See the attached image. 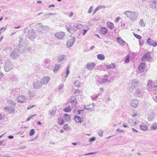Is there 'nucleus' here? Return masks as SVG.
<instances>
[{"mask_svg": "<svg viewBox=\"0 0 157 157\" xmlns=\"http://www.w3.org/2000/svg\"><path fill=\"white\" fill-rule=\"evenodd\" d=\"M123 13L130 20L133 22L136 21L138 19L139 16L138 12L130 10L126 11Z\"/></svg>", "mask_w": 157, "mask_h": 157, "instance_id": "f257e3e1", "label": "nucleus"}, {"mask_svg": "<svg viewBox=\"0 0 157 157\" xmlns=\"http://www.w3.org/2000/svg\"><path fill=\"white\" fill-rule=\"evenodd\" d=\"M109 76L108 75H105L100 76L98 79V82L101 85L106 83H109L111 81Z\"/></svg>", "mask_w": 157, "mask_h": 157, "instance_id": "f03ea898", "label": "nucleus"}, {"mask_svg": "<svg viewBox=\"0 0 157 157\" xmlns=\"http://www.w3.org/2000/svg\"><path fill=\"white\" fill-rule=\"evenodd\" d=\"M139 84V81L136 79H133L130 81L129 82L128 87L130 91H132L136 88Z\"/></svg>", "mask_w": 157, "mask_h": 157, "instance_id": "7ed1b4c3", "label": "nucleus"}, {"mask_svg": "<svg viewBox=\"0 0 157 157\" xmlns=\"http://www.w3.org/2000/svg\"><path fill=\"white\" fill-rule=\"evenodd\" d=\"M24 39L22 37H19V46L20 48H22L23 49V52H24L26 50H28L29 51H30L31 50V48L30 47L27 48L26 46V43L25 42Z\"/></svg>", "mask_w": 157, "mask_h": 157, "instance_id": "20e7f679", "label": "nucleus"}, {"mask_svg": "<svg viewBox=\"0 0 157 157\" xmlns=\"http://www.w3.org/2000/svg\"><path fill=\"white\" fill-rule=\"evenodd\" d=\"M19 51H21L20 49H19ZM10 52V56L11 59H15L18 57L19 56V51L18 49L12 48L11 49Z\"/></svg>", "mask_w": 157, "mask_h": 157, "instance_id": "39448f33", "label": "nucleus"}, {"mask_svg": "<svg viewBox=\"0 0 157 157\" xmlns=\"http://www.w3.org/2000/svg\"><path fill=\"white\" fill-rule=\"evenodd\" d=\"M26 36L31 40L35 39L36 37V34L34 30L31 29L29 30L26 34Z\"/></svg>", "mask_w": 157, "mask_h": 157, "instance_id": "423d86ee", "label": "nucleus"}, {"mask_svg": "<svg viewBox=\"0 0 157 157\" xmlns=\"http://www.w3.org/2000/svg\"><path fill=\"white\" fill-rule=\"evenodd\" d=\"M13 67L12 63L9 60H7L5 63L4 70L6 72H8L11 70Z\"/></svg>", "mask_w": 157, "mask_h": 157, "instance_id": "0eeeda50", "label": "nucleus"}, {"mask_svg": "<svg viewBox=\"0 0 157 157\" xmlns=\"http://www.w3.org/2000/svg\"><path fill=\"white\" fill-rule=\"evenodd\" d=\"M143 91L141 88H138L136 89L134 93V95L136 97H140L143 95Z\"/></svg>", "mask_w": 157, "mask_h": 157, "instance_id": "6e6552de", "label": "nucleus"}, {"mask_svg": "<svg viewBox=\"0 0 157 157\" xmlns=\"http://www.w3.org/2000/svg\"><path fill=\"white\" fill-rule=\"evenodd\" d=\"M37 26L38 27V30L40 32L45 33L48 31V29L47 26L43 25L40 23L38 24Z\"/></svg>", "mask_w": 157, "mask_h": 157, "instance_id": "1a4fd4ad", "label": "nucleus"}, {"mask_svg": "<svg viewBox=\"0 0 157 157\" xmlns=\"http://www.w3.org/2000/svg\"><path fill=\"white\" fill-rule=\"evenodd\" d=\"M75 40V39L74 37H71L67 41L66 46L67 48H70L74 44Z\"/></svg>", "mask_w": 157, "mask_h": 157, "instance_id": "9d476101", "label": "nucleus"}, {"mask_svg": "<svg viewBox=\"0 0 157 157\" xmlns=\"http://www.w3.org/2000/svg\"><path fill=\"white\" fill-rule=\"evenodd\" d=\"M65 33L62 31L56 32L55 36L57 38L59 39H62L65 36Z\"/></svg>", "mask_w": 157, "mask_h": 157, "instance_id": "9b49d317", "label": "nucleus"}, {"mask_svg": "<svg viewBox=\"0 0 157 157\" xmlns=\"http://www.w3.org/2000/svg\"><path fill=\"white\" fill-rule=\"evenodd\" d=\"M50 78L48 76H44L40 79V82L43 85L47 84L50 81Z\"/></svg>", "mask_w": 157, "mask_h": 157, "instance_id": "f8f14e48", "label": "nucleus"}, {"mask_svg": "<svg viewBox=\"0 0 157 157\" xmlns=\"http://www.w3.org/2000/svg\"><path fill=\"white\" fill-rule=\"evenodd\" d=\"M147 42L148 45L154 47L156 46L157 45L156 42L150 38H149L147 39Z\"/></svg>", "mask_w": 157, "mask_h": 157, "instance_id": "ddd939ff", "label": "nucleus"}, {"mask_svg": "<svg viewBox=\"0 0 157 157\" xmlns=\"http://www.w3.org/2000/svg\"><path fill=\"white\" fill-rule=\"evenodd\" d=\"M151 57V55L149 52H148L145 54L144 55V56L141 58L142 61H145L149 60Z\"/></svg>", "mask_w": 157, "mask_h": 157, "instance_id": "4468645a", "label": "nucleus"}, {"mask_svg": "<svg viewBox=\"0 0 157 157\" xmlns=\"http://www.w3.org/2000/svg\"><path fill=\"white\" fill-rule=\"evenodd\" d=\"M42 84L38 81H34L33 84V86L35 89H39L42 86Z\"/></svg>", "mask_w": 157, "mask_h": 157, "instance_id": "2eb2a0df", "label": "nucleus"}, {"mask_svg": "<svg viewBox=\"0 0 157 157\" xmlns=\"http://www.w3.org/2000/svg\"><path fill=\"white\" fill-rule=\"evenodd\" d=\"M17 100L19 103H24L25 101V97L22 95L19 96L17 98Z\"/></svg>", "mask_w": 157, "mask_h": 157, "instance_id": "dca6fc26", "label": "nucleus"}, {"mask_svg": "<svg viewBox=\"0 0 157 157\" xmlns=\"http://www.w3.org/2000/svg\"><path fill=\"white\" fill-rule=\"evenodd\" d=\"M95 66V63L94 62L88 63L86 66V68L89 70H92Z\"/></svg>", "mask_w": 157, "mask_h": 157, "instance_id": "f3484780", "label": "nucleus"}, {"mask_svg": "<svg viewBox=\"0 0 157 157\" xmlns=\"http://www.w3.org/2000/svg\"><path fill=\"white\" fill-rule=\"evenodd\" d=\"M66 29L68 32L71 34H73L75 32V29H72V26L69 24H68L66 26Z\"/></svg>", "mask_w": 157, "mask_h": 157, "instance_id": "a211bd4d", "label": "nucleus"}, {"mask_svg": "<svg viewBox=\"0 0 157 157\" xmlns=\"http://www.w3.org/2000/svg\"><path fill=\"white\" fill-rule=\"evenodd\" d=\"M4 109L6 110L7 112L10 114H13L14 113L15 111L14 109L11 107H6L4 108Z\"/></svg>", "mask_w": 157, "mask_h": 157, "instance_id": "6ab92c4d", "label": "nucleus"}, {"mask_svg": "<svg viewBox=\"0 0 157 157\" xmlns=\"http://www.w3.org/2000/svg\"><path fill=\"white\" fill-rule=\"evenodd\" d=\"M139 101L137 99H135L132 101L130 103V105L132 107L136 108L138 105Z\"/></svg>", "mask_w": 157, "mask_h": 157, "instance_id": "aec40b11", "label": "nucleus"}, {"mask_svg": "<svg viewBox=\"0 0 157 157\" xmlns=\"http://www.w3.org/2000/svg\"><path fill=\"white\" fill-rule=\"evenodd\" d=\"M145 65V63H142L140 64L138 68V70L141 73L144 71Z\"/></svg>", "mask_w": 157, "mask_h": 157, "instance_id": "412c9836", "label": "nucleus"}, {"mask_svg": "<svg viewBox=\"0 0 157 157\" xmlns=\"http://www.w3.org/2000/svg\"><path fill=\"white\" fill-rule=\"evenodd\" d=\"M95 106V104L94 103H92V105H88L86 107L85 106V109L86 110H90L91 111H94V107Z\"/></svg>", "mask_w": 157, "mask_h": 157, "instance_id": "4be33fe9", "label": "nucleus"}, {"mask_svg": "<svg viewBox=\"0 0 157 157\" xmlns=\"http://www.w3.org/2000/svg\"><path fill=\"white\" fill-rule=\"evenodd\" d=\"M56 108L55 107L53 109H51L48 112L49 114L51 116H54L56 113Z\"/></svg>", "mask_w": 157, "mask_h": 157, "instance_id": "5701e85b", "label": "nucleus"}, {"mask_svg": "<svg viewBox=\"0 0 157 157\" xmlns=\"http://www.w3.org/2000/svg\"><path fill=\"white\" fill-rule=\"evenodd\" d=\"M58 62L59 63L62 62L63 60L66 59L67 58V56L66 55H61L59 56L58 57Z\"/></svg>", "mask_w": 157, "mask_h": 157, "instance_id": "b1692460", "label": "nucleus"}, {"mask_svg": "<svg viewBox=\"0 0 157 157\" xmlns=\"http://www.w3.org/2000/svg\"><path fill=\"white\" fill-rule=\"evenodd\" d=\"M107 26L109 29H110L111 30H113L114 27V25L113 23L112 22L108 21L106 23Z\"/></svg>", "mask_w": 157, "mask_h": 157, "instance_id": "393cba45", "label": "nucleus"}, {"mask_svg": "<svg viewBox=\"0 0 157 157\" xmlns=\"http://www.w3.org/2000/svg\"><path fill=\"white\" fill-rule=\"evenodd\" d=\"M155 86V85H154V83L153 82V81L151 80H149L147 87L148 89H151L152 87L153 86Z\"/></svg>", "mask_w": 157, "mask_h": 157, "instance_id": "a878e982", "label": "nucleus"}, {"mask_svg": "<svg viewBox=\"0 0 157 157\" xmlns=\"http://www.w3.org/2000/svg\"><path fill=\"white\" fill-rule=\"evenodd\" d=\"M74 119L77 123H81L82 121L81 117L78 116H75Z\"/></svg>", "mask_w": 157, "mask_h": 157, "instance_id": "bb28decb", "label": "nucleus"}, {"mask_svg": "<svg viewBox=\"0 0 157 157\" xmlns=\"http://www.w3.org/2000/svg\"><path fill=\"white\" fill-rule=\"evenodd\" d=\"M117 42L122 46L125 44V42L121 38L117 37Z\"/></svg>", "mask_w": 157, "mask_h": 157, "instance_id": "cd10ccee", "label": "nucleus"}, {"mask_svg": "<svg viewBox=\"0 0 157 157\" xmlns=\"http://www.w3.org/2000/svg\"><path fill=\"white\" fill-rule=\"evenodd\" d=\"M50 60L48 59H46L45 60L43 64L44 65V67L46 68H49V67L48 66L50 65Z\"/></svg>", "mask_w": 157, "mask_h": 157, "instance_id": "c85d7f7f", "label": "nucleus"}, {"mask_svg": "<svg viewBox=\"0 0 157 157\" xmlns=\"http://www.w3.org/2000/svg\"><path fill=\"white\" fill-rule=\"evenodd\" d=\"M140 128L143 131H147L148 129V127L144 123H142V124L140 125Z\"/></svg>", "mask_w": 157, "mask_h": 157, "instance_id": "c756f323", "label": "nucleus"}, {"mask_svg": "<svg viewBox=\"0 0 157 157\" xmlns=\"http://www.w3.org/2000/svg\"><path fill=\"white\" fill-rule=\"evenodd\" d=\"M107 31V29L105 27H101L100 30V33L102 34H106Z\"/></svg>", "mask_w": 157, "mask_h": 157, "instance_id": "7c9ffc66", "label": "nucleus"}, {"mask_svg": "<svg viewBox=\"0 0 157 157\" xmlns=\"http://www.w3.org/2000/svg\"><path fill=\"white\" fill-rule=\"evenodd\" d=\"M77 101L75 96L72 97L71 99V103L72 105H75L77 103Z\"/></svg>", "mask_w": 157, "mask_h": 157, "instance_id": "2f4dec72", "label": "nucleus"}, {"mask_svg": "<svg viewBox=\"0 0 157 157\" xmlns=\"http://www.w3.org/2000/svg\"><path fill=\"white\" fill-rule=\"evenodd\" d=\"M72 109V107L70 106H67V107L64 109L63 110L64 112H69L71 111Z\"/></svg>", "mask_w": 157, "mask_h": 157, "instance_id": "473e14b6", "label": "nucleus"}, {"mask_svg": "<svg viewBox=\"0 0 157 157\" xmlns=\"http://www.w3.org/2000/svg\"><path fill=\"white\" fill-rule=\"evenodd\" d=\"M97 58L101 60H103L105 59V56L102 54H99L97 55Z\"/></svg>", "mask_w": 157, "mask_h": 157, "instance_id": "72a5a7b5", "label": "nucleus"}, {"mask_svg": "<svg viewBox=\"0 0 157 157\" xmlns=\"http://www.w3.org/2000/svg\"><path fill=\"white\" fill-rule=\"evenodd\" d=\"M154 117V114L153 113H151L148 115V120L149 121H151Z\"/></svg>", "mask_w": 157, "mask_h": 157, "instance_id": "f704fd0d", "label": "nucleus"}, {"mask_svg": "<svg viewBox=\"0 0 157 157\" xmlns=\"http://www.w3.org/2000/svg\"><path fill=\"white\" fill-rule=\"evenodd\" d=\"M115 67V65L114 63H112L110 64L107 65L106 66V68L107 69H114Z\"/></svg>", "mask_w": 157, "mask_h": 157, "instance_id": "c9c22d12", "label": "nucleus"}, {"mask_svg": "<svg viewBox=\"0 0 157 157\" xmlns=\"http://www.w3.org/2000/svg\"><path fill=\"white\" fill-rule=\"evenodd\" d=\"M7 103L8 104H11L13 105H15L16 104L14 101L10 99H8L7 100Z\"/></svg>", "mask_w": 157, "mask_h": 157, "instance_id": "e433bc0d", "label": "nucleus"}, {"mask_svg": "<svg viewBox=\"0 0 157 157\" xmlns=\"http://www.w3.org/2000/svg\"><path fill=\"white\" fill-rule=\"evenodd\" d=\"M28 94L29 97L32 98L35 96L36 93L34 91H29Z\"/></svg>", "mask_w": 157, "mask_h": 157, "instance_id": "4c0bfd02", "label": "nucleus"}, {"mask_svg": "<svg viewBox=\"0 0 157 157\" xmlns=\"http://www.w3.org/2000/svg\"><path fill=\"white\" fill-rule=\"evenodd\" d=\"M64 118L67 122H69L70 120V116L68 114H65Z\"/></svg>", "mask_w": 157, "mask_h": 157, "instance_id": "58836bf2", "label": "nucleus"}, {"mask_svg": "<svg viewBox=\"0 0 157 157\" xmlns=\"http://www.w3.org/2000/svg\"><path fill=\"white\" fill-rule=\"evenodd\" d=\"M151 130H155L157 129V123L153 124L150 127Z\"/></svg>", "mask_w": 157, "mask_h": 157, "instance_id": "ea45409f", "label": "nucleus"}, {"mask_svg": "<svg viewBox=\"0 0 157 157\" xmlns=\"http://www.w3.org/2000/svg\"><path fill=\"white\" fill-rule=\"evenodd\" d=\"M60 65L59 64H56L55 65V66L54 67V68L53 70V71L55 73H56V71L58 70L59 68L60 67Z\"/></svg>", "mask_w": 157, "mask_h": 157, "instance_id": "a19ab883", "label": "nucleus"}, {"mask_svg": "<svg viewBox=\"0 0 157 157\" xmlns=\"http://www.w3.org/2000/svg\"><path fill=\"white\" fill-rule=\"evenodd\" d=\"M139 24L142 27H145V24L144 22V20L143 19H141L139 21Z\"/></svg>", "mask_w": 157, "mask_h": 157, "instance_id": "79ce46f5", "label": "nucleus"}, {"mask_svg": "<svg viewBox=\"0 0 157 157\" xmlns=\"http://www.w3.org/2000/svg\"><path fill=\"white\" fill-rule=\"evenodd\" d=\"M130 60V55H127L125 57L124 60V63H129Z\"/></svg>", "mask_w": 157, "mask_h": 157, "instance_id": "37998d69", "label": "nucleus"}, {"mask_svg": "<svg viewBox=\"0 0 157 157\" xmlns=\"http://www.w3.org/2000/svg\"><path fill=\"white\" fill-rule=\"evenodd\" d=\"M99 96L97 94L96 95H93L91 96V98L93 100L95 101L96 100L97 98Z\"/></svg>", "mask_w": 157, "mask_h": 157, "instance_id": "c03bdc74", "label": "nucleus"}, {"mask_svg": "<svg viewBox=\"0 0 157 157\" xmlns=\"http://www.w3.org/2000/svg\"><path fill=\"white\" fill-rule=\"evenodd\" d=\"M80 84V81L78 80H77L74 83V85L75 86L78 87H79Z\"/></svg>", "mask_w": 157, "mask_h": 157, "instance_id": "a18cd8bd", "label": "nucleus"}, {"mask_svg": "<svg viewBox=\"0 0 157 157\" xmlns=\"http://www.w3.org/2000/svg\"><path fill=\"white\" fill-rule=\"evenodd\" d=\"M104 89L103 87H101L99 89V90L98 92V93L97 94L99 96L100 95L102 94V92L104 91Z\"/></svg>", "mask_w": 157, "mask_h": 157, "instance_id": "49530a36", "label": "nucleus"}, {"mask_svg": "<svg viewBox=\"0 0 157 157\" xmlns=\"http://www.w3.org/2000/svg\"><path fill=\"white\" fill-rule=\"evenodd\" d=\"M58 123L60 125H63L64 123V120L63 119H61L60 118L58 119Z\"/></svg>", "mask_w": 157, "mask_h": 157, "instance_id": "de8ad7c7", "label": "nucleus"}, {"mask_svg": "<svg viewBox=\"0 0 157 157\" xmlns=\"http://www.w3.org/2000/svg\"><path fill=\"white\" fill-rule=\"evenodd\" d=\"M82 25L80 24H77L75 26L76 28L78 29H80L82 28Z\"/></svg>", "mask_w": 157, "mask_h": 157, "instance_id": "09e8293b", "label": "nucleus"}, {"mask_svg": "<svg viewBox=\"0 0 157 157\" xmlns=\"http://www.w3.org/2000/svg\"><path fill=\"white\" fill-rule=\"evenodd\" d=\"M69 70H70V67H67V70H66V76L65 77L66 78L67 77L68 75H69V74L70 73Z\"/></svg>", "mask_w": 157, "mask_h": 157, "instance_id": "8fccbe9b", "label": "nucleus"}, {"mask_svg": "<svg viewBox=\"0 0 157 157\" xmlns=\"http://www.w3.org/2000/svg\"><path fill=\"white\" fill-rule=\"evenodd\" d=\"M34 133H35L34 130L33 129H32L30 132L29 133V135L30 136H32L34 134Z\"/></svg>", "mask_w": 157, "mask_h": 157, "instance_id": "3c124183", "label": "nucleus"}, {"mask_svg": "<svg viewBox=\"0 0 157 157\" xmlns=\"http://www.w3.org/2000/svg\"><path fill=\"white\" fill-rule=\"evenodd\" d=\"M150 6L153 9H155L156 8V5L155 4H154L153 3H152L150 4Z\"/></svg>", "mask_w": 157, "mask_h": 157, "instance_id": "603ef678", "label": "nucleus"}, {"mask_svg": "<svg viewBox=\"0 0 157 157\" xmlns=\"http://www.w3.org/2000/svg\"><path fill=\"white\" fill-rule=\"evenodd\" d=\"M134 35L138 39L140 40L142 38V37L140 36L138 34H136L134 33Z\"/></svg>", "mask_w": 157, "mask_h": 157, "instance_id": "864d4df0", "label": "nucleus"}, {"mask_svg": "<svg viewBox=\"0 0 157 157\" xmlns=\"http://www.w3.org/2000/svg\"><path fill=\"white\" fill-rule=\"evenodd\" d=\"M128 123L129 124L131 125H133L134 124L132 122V119H129L128 120Z\"/></svg>", "mask_w": 157, "mask_h": 157, "instance_id": "5fc2aeb1", "label": "nucleus"}, {"mask_svg": "<svg viewBox=\"0 0 157 157\" xmlns=\"http://www.w3.org/2000/svg\"><path fill=\"white\" fill-rule=\"evenodd\" d=\"M63 128L65 130H68L69 129V127L67 124H65L63 126Z\"/></svg>", "mask_w": 157, "mask_h": 157, "instance_id": "6e6d98bb", "label": "nucleus"}, {"mask_svg": "<svg viewBox=\"0 0 157 157\" xmlns=\"http://www.w3.org/2000/svg\"><path fill=\"white\" fill-rule=\"evenodd\" d=\"M137 116V113L136 112H133L132 114V117H134Z\"/></svg>", "mask_w": 157, "mask_h": 157, "instance_id": "4d7b16f0", "label": "nucleus"}, {"mask_svg": "<svg viewBox=\"0 0 157 157\" xmlns=\"http://www.w3.org/2000/svg\"><path fill=\"white\" fill-rule=\"evenodd\" d=\"M64 87V85L63 84H60L58 86V89L59 90H61Z\"/></svg>", "mask_w": 157, "mask_h": 157, "instance_id": "13d9d810", "label": "nucleus"}, {"mask_svg": "<svg viewBox=\"0 0 157 157\" xmlns=\"http://www.w3.org/2000/svg\"><path fill=\"white\" fill-rule=\"evenodd\" d=\"M120 18H121V17H117L116 18L115 20H114L115 22L116 23H118V22L119 21V20H120Z\"/></svg>", "mask_w": 157, "mask_h": 157, "instance_id": "bf43d9fd", "label": "nucleus"}, {"mask_svg": "<svg viewBox=\"0 0 157 157\" xmlns=\"http://www.w3.org/2000/svg\"><path fill=\"white\" fill-rule=\"evenodd\" d=\"M105 7V6L103 5H100L97 7V8L99 10L101 9L104 8Z\"/></svg>", "mask_w": 157, "mask_h": 157, "instance_id": "052dcab7", "label": "nucleus"}, {"mask_svg": "<svg viewBox=\"0 0 157 157\" xmlns=\"http://www.w3.org/2000/svg\"><path fill=\"white\" fill-rule=\"evenodd\" d=\"M103 133L102 131H101V130L98 133V134L100 136H103Z\"/></svg>", "mask_w": 157, "mask_h": 157, "instance_id": "680f3d73", "label": "nucleus"}, {"mask_svg": "<svg viewBox=\"0 0 157 157\" xmlns=\"http://www.w3.org/2000/svg\"><path fill=\"white\" fill-rule=\"evenodd\" d=\"M95 140V138L94 137H92L90 139L89 141L90 142L94 141Z\"/></svg>", "mask_w": 157, "mask_h": 157, "instance_id": "e2e57ef3", "label": "nucleus"}, {"mask_svg": "<svg viewBox=\"0 0 157 157\" xmlns=\"http://www.w3.org/2000/svg\"><path fill=\"white\" fill-rule=\"evenodd\" d=\"M3 76L4 74L2 72H0V80L3 78Z\"/></svg>", "mask_w": 157, "mask_h": 157, "instance_id": "0e129e2a", "label": "nucleus"}, {"mask_svg": "<svg viewBox=\"0 0 157 157\" xmlns=\"http://www.w3.org/2000/svg\"><path fill=\"white\" fill-rule=\"evenodd\" d=\"M92 6H91L90 8L89 9V10L88 11V13H90L91 12V11H92Z\"/></svg>", "mask_w": 157, "mask_h": 157, "instance_id": "69168bd1", "label": "nucleus"}, {"mask_svg": "<svg viewBox=\"0 0 157 157\" xmlns=\"http://www.w3.org/2000/svg\"><path fill=\"white\" fill-rule=\"evenodd\" d=\"M35 106L34 105H29L28 106L27 108V109H29L32 108L33 107H34Z\"/></svg>", "mask_w": 157, "mask_h": 157, "instance_id": "338daca9", "label": "nucleus"}, {"mask_svg": "<svg viewBox=\"0 0 157 157\" xmlns=\"http://www.w3.org/2000/svg\"><path fill=\"white\" fill-rule=\"evenodd\" d=\"M132 132H134L136 133L138 132V131L134 128H132Z\"/></svg>", "mask_w": 157, "mask_h": 157, "instance_id": "774afa93", "label": "nucleus"}]
</instances>
